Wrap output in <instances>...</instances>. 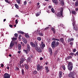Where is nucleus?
Instances as JSON below:
<instances>
[{
	"label": "nucleus",
	"instance_id": "26",
	"mask_svg": "<svg viewBox=\"0 0 78 78\" xmlns=\"http://www.w3.org/2000/svg\"><path fill=\"white\" fill-rule=\"evenodd\" d=\"M15 6L16 8H17V9H19V5H17L16 4H15Z\"/></svg>",
	"mask_w": 78,
	"mask_h": 78
},
{
	"label": "nucleus",
	"instance_id": "57",
	"mask_svg": "<svg viewBox=\"0 0 78 78\" xmlns=\"http://www.w3.org/2000/svg\"><path fill=\"white\" fill-rule=\"evenodd\" d=\"M76 51V49H74L73 50V52H75Z\"/></svg>",
	"mask_w": 78,
	"mask_h": 78
},
{
	"label": "nucleus",
	"instance_id": "19",
	"mask_svg": "<svg viewBox=\"0 0 78 78\" xmlns=\"http://www.w3.org/2000/svg\"><path fill=\"white\" fill-rule=\"evenodd\" d=\"M68 68L69 70L71 71L72 70L73 66H68Z\"/></svg>",
	"mask_w": 78,
	"mask_h": 78
},
{
	"label": "nucleus",
	"instance_id": "38",
	"mask_svg": "<svg viewBox=\"0 0 78 78\" xmlns=\"http://www.w3.org/2000/svg\"><path fill=\"white\" fill-rule=\"evenodd\" d=\"M62 67L64 70H65L66 69V67H65V66L64 65H63L62 66Z\"/></svg>",
	"mask_w": 78,
	"mask_h": 78
},
{
	"label": "nucleus",
	"instance_id": "41",
	"mask_svg": "<svg viewBox=\"0 0 78 78\" xmlns=\"http://www.w3.org/2000/svg\"><path fill=\"white\" fill-rule=\"evenodd\" d=\"M51 11L52 12H53V13H55V10H54V9L53 8H52L51 9Z\"/></svg>",
	"mask_w": 78,
	"mask_h": 78
},
{
	"label": "nucleus",
	"instance_id": "12",
	"mask_svg": "<svg viewBox=\"0 0 78 78\" xmlns=\"http://www.w3.org/2000/svg\"><path fill=\"white\" fill-rule=\"evenodd\" d=\"M52 2L55 5H58V1L57 0H52Z\"/></svg>",
	"mask_w": 78,
	"mask_h": 78
},
{
	"label": "nucleus",
	"instance_id": "25",
	"mask_svg": "<svg viewBox=\"0 0 78 78\" xmlns=\"http://www.w3.org/2000/svg\"><path fill=\"white\" fill-rule=\"evenodd\" d=\"M60 40L61 42H62V43H64V38H60Z\"/></svg>",
	"mask_w": 78,
	"mask_h": 78
},
{
	"label": "nucleus",
	"instance_id": "7",
	"mask_svg": "<svg viewBox=\"0 0 78 78\" xmlns=\"http://www.w3.org/2000/svg\"><path fill=\"white\" fill-rule=\"evenodd\" d=\"M4 78H10V75L8 73H5L4 75Z\"/></svg>",
	"mask_w": 78,
	"mask_h": 78
},
{
	"label": "nucleus",
	"instance_id": "32",
	"mask_svg": "<svg viewBox=\"0 0 78 78\" xmlns=\"http://www.w3.org/2000/svg\"><path fill=\"white\" fill-rule=\"evenodd\" d=\"M37 39L38 41H41V38L40 37H38L37 38Z\"/></svg>",
	"mask_w": 78,
	"mask_h": 78
},
{
	"label": "nucleus",
	"instance_id": "4",
	"mask_svg": "<svg viewBox=\"0 0 78 78\" xmlns=\"http://www.w3.org/2000/svg\"><path fill=\"white\" fill-rule=\"evenodd\" d=\"M35 49L39 53H41L42 52V50L40 48V47L37 46V44H36L35 47Z\"/></svg>",
	"mask_w": 78,
	"mask_h": 78
},
{
	"label": "nucleus",
	"instance_id": "43",
	"mask_svg": "<svg viewBox=\"0 0 78 78\" xmlns=\"http://www.w3.org/2000/svg\"><path fill=\"white\" fill-rule=\"evenodd\" d=\"M15 36L16 37H18V34H15Z\"/></svg>",
	"mask_w": 78,
	"mask_h": 78
},
{
	"label": "nucleus",
	"instance_id": "30",
	"mask_svg": "<svg viewBox=\"0 0 78 78\" xmlns=\"http://www.w3.org/2000/svg\"><path fill=\"white\" fill-rule=\"evenodd\" d=\"M75 5L76 6H77L78 5V0L75 3Z\"/></svg>",
	"mask_w": 78,
	"mask_h": 78
},
{
	"label": "nucleus",
	"instance_id": "16",
	"mask_svg": "<svg viewBox=\"0 0 78 78\" xmlns=\"http://www.w3.org/2000/svg\"><path fill=\"white\" fill-rule=\"evenodd\" d=\"M48 51L50 52V55L52 54V49L51 48H48Z\"/></svg>",
	"mask_w": 78,
	"mask_h": 78
},
{
	"label": "nucleus",
	"instance_id": "58",
	"mask_svg": "<svg viewBox=\"0 0 78 78\" xmlns=\"http://www.w3.org/2000/svg\"><path fill=\"white\" fill-rule=\"evenodd\" d=\"M40 60H43V58H42V57L40 58Z\"/></svg>",
	"mask_w": 78,
	"mask_h": 78
},
{
	"label": "nucleus",
	"instance_id": "29",
	"mask_svg": "<svg viewBox=\"0 0 78 78\" xmlns=\"http://www.w3.org/2000/svg\"><path fill=\"white\" fill-rule=\"evenodd\" d=\"M12 40L13 41H16L17 39V38H14V37H13V38H12Z\"/></svg>",
	"mask_w": 78,
	"mask_h": 78
},
{
	"label": "nucleus",
	"instance_id": "23",
	"mask_svg": "<svg viewBox=\"0 0 78 78\" xmlns=\"http://www.w3.org/2000/svg\"><path fill=\"white\" fill-rule=\"evenodd\" d=\"M38 32L40 36H44V34H43V33L42 32L40 33V31H38Z\"/></svg>",
	"mask_w": 78,
	"mask_h": 78
},
{
	"label": "nucleus",
	"instance_id": "48",
	"mask_svg": "<svg viewBox=\"0 0 78 78\" xmlns=\"http://www.w3.org/2000/svg\"><path fill=\"white\" fill-rule=\"evenodd\" d=\"M27 1H25L24 2V5H27Z\"/></svg>",
	"mask_w": 78,
	"mask_h": 78
},
{
	"label": "nucleus",
	"instance_id": "63",
	"mask_svg": "<svg viewBox=\"0 0 78 78\" xmlns=\"http://www.w3.org/2000/svg\"><path fill=\"white\" fill-rule=\"evenodd\" d=\"M1 67H3V64H1Z\"/></svg>",
	"mask_w": 78,
	"mask_h": 78
},
{
	"label": "nucleus",
	"instance_id": "56",
	"mask_svg": "<svg viewBox=\"0 0 78 78\" xmlns=\"http://www.w3.org/2000/svg\"><path fill=\"white\" fill-rule=\"evenodd\" d=\"M21 52V51H20V50L19 51H18V53H19V54H20Z\"/></svg>",
	"mask_w": 78,
	"mask_h": 78
},
{
	"label": "nucleus",
	"instance_id": "42",
	"mask_svg": "<svg viewBox=\"0 0 78 78\" xmlns=\"http://www.w3.org/2000/svg\"><path fill=\"white\" fill-rule=\"evenodd\" d=\"M21 44L22 45V46H23V47L25 45V44H24V43L22 42H21Z\"/></svg>",
	"mask_w": 78,
	"mask_h": 78
},
{
	"label": "nucleus",
	"instance_id": "35",
	"mask_svg": "<svg viewBox=\"0 0 78 78\" xmlns=\"http://www.w3.org/2000/svg\"><path fill=\"white\" fill-rule=\"evenodd\" d=\"M16 1L18 4H20V0H16Z\"/></svg>",
	"mask_w": 78,
	"mask_h": 78
},
{
	"label": "nucleus",
	"instance_id": "45",
	"mask_svg": "<svg viewBox=\"0 0 78 78\" xmlns=\"http://www.w3.org/2000/svg\"><path fill=\"white\" fill-rule=\"evenodd\" d=\"M48 28H49V27H47L44 30H47Z\"/></svg>",
	"mask_w": 78,
	"mask_h": 78
},
{
	"label": "nucleus",
	"instance_id": "59",
	"mask_svg": "<svg viewBox=\"0 0 78 78\" xmlns=\"http://www.w3.org/2000/svg\"><path fill=\"white\" fill-rule=\"evenodd\" d=\"M70 45H73V42H71L70 43Z\"/></svg>",
	"mask_w": 78,
	"mask_h": 78
},
{
	"label": "nucleus",
	"instance_id": "1",
	"mask_svg": "<svg viewBox=\"0 0 78 78\" xmlns=\"http://www.w3.org/2000/svg\"><path fill=\"white\" fill-rule=\"evenodd\" d=\"M59 43L58 41H54L53 42H52L51 43V46L52 48H54L55 47H56L59 45Z\"/></svg>",
	"mask_w": 78,
	"mask_h": 78
},
{
	"label": "nucleus",
	"instance_id": "44",
	"mask_svg": "<svg viewBox=\"0 0 78 78\" xmlns=\"http://www.w3.org/2000/svg\"><path fill=\"white\" fill-rule=\"evenodd\" d=\"M71 56H72V57L73 56V55H74V53H71L70 54Z\"/></svg>",
	"mask_w": 78,
	"mask_h": 78
},
{
	"label": "nucleus",
	"instance_id": "10",
	"mask_svg": "<svg viewBox=\"0 0 78 78\" xmlns=\"http://www.w3.org/2000/svg\"><path fill=\"white\" fill-rule=\"evenodd\" d=\"M25 61V59L24 58H21L20 59V64H22L24 61Z\"/></svg>",
	"mask_w": 78,
	"mask_h": 78
},
{
	"label": "nucleus",
	"instance_id": "24",
	"mask_svg": "<svg viewBox=\"0 0 78 78\" xmlns=\"http://www.w3.org/2000/svg\"><path fill=\"white\" fill-rule=\"evenodd\" d=\"M25 68L27 70H28V68H29V67L27 65V64H25Z\"/></svg>",
	"mask_w": 78,
	"mask_h": 78
},
{
	"label": "nucleus",
	"instance_id": "21",
	"mask_svg": "<svg viewBox=\"0 0 78 78\" xmlns=\"http://www.w3.org/2000/svg\"><path fill=\"white\" fill-rule=\"evenodd\" d=\"M45 68L47 73H48V72H49V70H48V66H46Z\"/></svg>",
	"mask_w": 78,
	"mask_h": 78
},
{
	"label": "nucleus",
	"instance_id": "13",
	"mask_svg": "<svg viewBox=\"0 0 78 78\" xmlns=\"http://www.w3.org/2000/svg\"><path fill=\"white\" fill-rule=\"evenodd\" d=\"M68 67H73V63L71 62H69L68 63Z\"/></svg>",
	"mask_w": 78,
	"mask_h": 78
},
{
	"label": "nucleus",
	"instance_id": "37",
	"mask_svg": "<svg viewBox=\"0 0 78 78\" xmlns=\"http://www.w3.org/2000/svg\"><path fill=\"white\" fill-rule=\"evenodd\" d=\"M29 57L30 58H33V55L31 54H30L29 55Z\"/></svg>",
	"mask_w": 78,
	"mask_h": 78
},
{
	"label": "nucleus",
	"instance_id": "60",
	"mask_svg": "<svg viewBox=\"0 0 78 78\" xmlns=\"http://www.w3.org/2000/svg\"><path fill=\"white\" fill-rule=\"evenodd\" d=\"M61 27H64V25H63V24L61 25Z\"/></svg>",
	"mask_w": 78,
	"mask_h": 78
},
{
	"label": "nucleus",
	"instance_id": "52",
	"mask_svg": "<svg viewBox=\"0 0 78 78\" xmlns=\"http://www.w3.org/2000/svg\"><path fill=\"white\" fill-rule=\"evenodd\" d=\"M55 41H59L60 40L59 39L55 38Z\"/></svg>",
	"mask_w": 78,
	"mask_h": 78
},
{
	"label": "nucleus",
	"instance_id": "22",
	"mask_svg": "<svg viewBox=\"0 0 78 78\" xmlns=\"http://www.w3.org/2000/svg\"><path fill=\"white\" fill-rule=\"evenodd\" d=\"M23 41L25 44H27V40H26V39L25 38L23 39Z\"/></svg>",
	"mask_w": 78,
	"mask_h": 78
},
{
	"label": "nucleus",
	"instance_id": "62",
	"mask_svg": "<svg viewBox=\"0 0 78 78\" xmlns=\"http://www.w3.org/2000/svg\"><path fill=\"white\" fill-rule=\"evenodd\" d=\"M55 54H57L58 53V51H56L55 52Z\"/></svg>",
	"mask_w": 78,
	"mask_h": 78
},
{
	"label": "nucleus",
	"instance_id": "46",
	"mask_svg": "<svg viewBox=\"0 0 78 78\" xmlns=\"http://www.w3.org/2000/svg\"><path fill=\"white\" fill-rule=\"evenodd\" d=\"M37 73V71H34L33 72V74H36Z\"/></svg>",
	"mask_w": 78,
	"mask_h": 78
},
{
	"label": "nucleus",
	"instance_id": "64",
	"mask_svg": "<svg viewBox=\"0 0 78 78\" xmlns=\"http://www.w3.org/2000/svg\"><path fill=\"white\" fill-rule=\"evenodd\" d=\"M76 11H78V8H77L76 9Z\"/></svg>",
	"mask_w": 78,
	"mask_h": 78
},
{
	"label": "nucleus",
	"instance_id": "47",
	"mask_svg": "<svg viewBox=\"0 0 78 78\" xmlns=\"http://www.w3.org/2000/svg\"><path fill=\"white\" fill-rule=\"evenodd\" d=\"M51 30H52V31H54L55 30V29H54V28H53V27H52V28H51Z\"/></svg>",
	"mask_w": 78,
	"mask_h": 78
},
{
	"label": "nucleus",
	"instance_id": "8",
	"mask_svg": "<svg viewBox=\"0 0 78 78\" xmlns=\"http://www.w3.org/2000/svg\"><path fill=\"white\" fill-rule=\"evenodd\" d=\"M45 47V44L44 43V42H41V44L40 45L41 48L42 49H43Z\"/></svg>",
	"mask_w": 78,
	"mask_h": 78
},
{
	"label": "nucleus",
	"instance_id": "50",
	"mask_svg": "<svg viewBox=\"0 0 78 78\" xmlns=\"http://www.w3.org/2000/svg\"><path fill=\"white\" fill-rule=\"evenodd\" d=\"M40 14L39 13H37L36 14V16H37H37H39Z\"/></svg>",
	"mask_w": 78,
	"mask_h": 78
},
{
	"label": "nucleus",
	"instance_id": "34",
	"mask_svg": "<svg viewBox=\"0 0 78 78\" xmlns=\"http://www.w3.org/2000/svg\"><path fill=\"white\" fill-rule=\"evenodd\" d=\"M18 32H19V33H20V34H24V32L22 31H18Z\"/></svg>",
	"mask_w": 78,
	"mask_h": 78
},
{
	"label": "nucleus",
	"instance_id": "17",
	"mask_svg": "<svg viewBox=\"0 0 78 78\" xmlns=\"http://www.w3.org/2000/svg\"><path fill=\"white\" fill-rule=\"evenodd\" d=\"M74 41V39L73 38H69L68 40V41L69 42L71 41Z\"/></svg>",
	"mask_w": 78,
	"mask_h": 78
},
{
	"label": "nucleus",
	"instance_id": "53",
	"mask_svg": "<svg viewBox=\"0 0 78 78\" xmlns=\"http://www.w3.org/2000/svg\"><path fill=\"white\" fill-rule=\"evenodd\" d=\"M9 26L10 27H11V28H12V27H13V26H12V25H9Z\"/></svg>",
	"mask_w": 78,
	"mask_h": 78
},
{
	"label": "nucleus",
	"instance_id": "49",
	"mask_svg": "<svg viewBox=\"0 0 78 78\" xmlns=\"http://www.w3.org/2000/svg\"><path fill=\"white\" fill-rule=\"evenodd\" d=\"M15 22H16V24L18 23V21L17 20H16L15 21Z\"/></svg>",
	"mask_w": 78,
	"mask_h": 78
},
{
	"label": "nucleus",
	"instance_id": "55",
	"mask_svg": "<svg viewBox=\"0 0 78 78\" xmlns=\"http://www.w3.org/2000/svg\"><path fill=\"white\" fill-rule=\"evenodd\" d=\"M16 70H19V68H18V67H16Z\"/></svg>",
	"mask_w": 78,
	"mask_h": 78
},
{
	"label": "nucleus",
	"instance_id": "27",
	"mask_svg": "<svg viewBox=\"0 0 78 78\" xmlns=\"http://www.w3.org/2000/svg\"><path fill=\"white\" fill-rule=\"evenodd\" d=\"M21 72L22 75H24L25 72H24V69H22Z\"/></svg>",
	"mask_w": 78,
	"mask_h": 78
},
{
	"label": "nucleus",
	"instance_id": "5",
	"mask_svg": "<svg viewBox=\"0 0 78 78\" xmlns=\"http://www.w3.org/2000/svg\"><path fill=\"white\" fill-rule=\"evenodd\" d=\"M37 71H41L43 69L42 66H40L39 64H38L37 66Z\"/></svg>",
	"mask_w": 78,
	"mask_h": 78
},
{
	"label": "nucleus",
	"instance_id": "3",
	"mask_svg": "<svg viewBox=\"0 0 78 78\" xmlns=\"http://www.w3.org/2000/svg\"><path fill=\"white\" fill-rule=\"evenodd\" d=\"M61 10L59 12L57 13L56 14L57 16L60 17H63V15H62V12H63V8H61L60 9Z\"/></svg>",
	"mask_w": 78,
	"mask_h": 78
},
{
	"label": "nucleus",
	"instance_id": "61",
	"mask_svg": "<svg viewBox=\"0 0 78 78\" xmlns=\"http://www.w3.org/2000/svg\"><path fill=\"white\" fill-rule=\"evenodd\" d=\"M40 4V3H39L38 2V3H37V5L39 6V5Z\"/></svg>",
	"mask_w": 78,
	"mask_h": 78
},
{
	"label": "nucleus",
	"instance_id": "6",
	"mask_svg": "<svg viewBox=\"0 0 78 78\" xmlns=\"http://www.w3.org/2000/svg\"><path fill=\"white\" fill-rule=\"evenodd\" d=\"M75 75V73L74 72H72L69 73V76L70 78H72V76H73Z\"/></svg>",
	"mask_w": 78,
	"mask_h": 78
},
{
	"label": "nucleus",
	"instance_id": "33",
	"mask_svg": "<svg viewBox=\"0 0 78 78\" xmlns=\"http://www.w3.org/2000/svg\"><path fill=\"white\" fill-rule=\"evenodd\" d=\"M72 58V56H69L67 57V59H70L71 58Z\"/></svg>",
	"mask_w": 78,
	"mask_h": 78
},
{
	"label": "nucleus",
	"instance_id": "15",
	"mask_svg": "<svg viewBox=\"0 0 78 78\" xmlns=\"http://www.w3.org/2000/svg\"><path fill=\"white\" fill-rule=\"evenodd\" d=\"M60 2H60V5H62V6H63L64 5V2H63V0H59Z\"/></svg>",
	"mask_w": 78,
	"mask_h": 78
},
{
	"label": "nucleus",
	"instance_id": "2",
	"mask_svg": "<svg viewBox=\"0 0 78 78\" xmlns=\"http://www.w3.org/2000/svg\"><path fill=\"white\" fill-rule=\"evenodd\" d=\"M72 19L71 20L73 22L72 24L73 27V30H75V31H77L78 30L77 29V26H76L75 25V19L74 17H73Z\"/></svg>",
	"mask_w": 78,
	"mask_h": 78
},
{
	"label": "nucleus",
	"instance_id": "54",
	"mask_svg": "<svg viewBox=\"0 0 78 78\" xmlns=\"http://www.w3.org/2000/svg\"><path fill=\"white\" fill-rule=\"evenodd\" d=\"M19 67H22V66L21 64H20L18 65Z\"/></svg>",
	"mask_w": 78,
	"mask_h": 78
},
{
	"label": "nucleus",
	"instance_id": "28",
	"mask_svg": "<svg viewBox=\"0 0 78 78\" xmlns=\"http://www.w3.org/2000/svg\"><path fill=\"white\" fill-rule=\"evenodd\" d=\"M25 36L26 37H27V38H29L30 37H29V35L28 34H25Z\"/></svg>",
	"mask_w": 78,
	"mask_h": 78
},
{
	"label": "nucleus",
	"instance_id": "31",
	"mask_svg": "<svg viewBox=\"0 0 78 78\" xmlns=\"http://www.w3.org/2000/svg\"><path fill=\"white\" fill-rule=\"evenodd\" d=\"M72 14H73L75 15L76 14V12L75 11L73 10L72 12Z\"/></svg>",
	"mask_w": 78,
	"mask_h": 78
},
{
	"label": "nucleus",
	"instance_id": "18",
	"mask_svg": "<svg viewBox=\"0 0 78 78\" xmlns=\"http://www.w3.org/2000/svg\"><path fill=\"white\" fill-rule=\"evenodd\" d=\"M18 49L19 50H21V48H22V46H21V44H19L18 45Z\"/></svg>",
	"mask_w": 78,
	"mask_h": 78
},
{
	"label": "nucleus",
	"instance_id": "39",
	"mask_svg": "<svg viewBox=\"0 0 78 78\" xmlns=\"http://www.w3.org/2000/svg\"><path fill=\"white\" fill-rule=\"evenodd\" d=\"M9 0H5V2L6 3H8L9 4H10V2L8 1Z\"/></svg>",
	"mask_w": 78,
	"mask_h": 78
},
{
	"label": "nucleus",
	"instance_id": "40",
	"mask_svg": "<svg viewBox=\"0 0 78 78\" xmlns=\"http://www.w3.org/2000/svg\"><path fill=\"white\" fill-rule=\"evenodd\" d=\"M27 61L28 62H30L31 61V58H27Z\"/></svg>",
	"mask_w": 78,
	"mask_h": 78
},
{
	"label": "nucleus",
	"instance_id": "20",
	"mask_svg": "<svg viewBox=\"0 0 78 78\" xmlns=\"http://www.w3.org/2000/svg\"><path fill=\"white\" fill-rule=\"evenodd\" d=\"M62 72L60 71L59 72V76L60 78H61V77H62Z\"/></svg>",
	"mask_w": 78,
	"mask_h": 78
},
{
	"label": "nucleus",
	"instance_id": "36",
	"mask_svg": "<svg viewBox=\"0 0 78 78\" xmlns=\"http://www.w3.org/2000/svg\"><path fill=\"white\" fill-rule=\"evenodd\" d=\"M23 51L24 52V53H25L27 55L28 54V51H27V50H23Z\"/></svg>",
	"mask_w": 78,
	"mask_h": 78
},
{
	"label": "nucleus",
	"instance_id": "14",
	"mask_svg": "<svg viewBox=\"0 0 78 78\" xmlns=\"http://www.w3.org/2000/svg\"><path fill=\"white\" fill-rule=\"evenodd\" d=\"M30 44L32 47H36V44H34V43H33V42H30Z\"/></svg>",
	"mask_w": 78,
	"mask_h": 78
},
{
	"label": "nucleus",
	"instance_id": "9",
	"mask_svg": "<svg viewBox=\"0 0 78 78\" xmlns=\"http://www.w3.org/2000/svg\"><path fill=\"white\" fill-rule=\"evenodd\" d=\"M31 49V48L30 46V45L28 44H27V51L29 52L30 51V50Z\"/></svg>",
	"mask_w": 78,
	"mask_h": 78
},
{
	"label": "nucleus",
	"instance_id": "51",
	"mask_svg": "<svg viewBox=\"0 0 78 78\" xmlns=\"http://www.w3.org/2000/svg\"><path fill=\"white\" fill-rule=\"evenodd\" d=\"M46 12H48V13H49V14L50 13V11L48 10H46Z\"/></svg>",
	"mask_w": 78,
	"mask_h": 78
},
{
	"label": "nucleus",
	"instance_id": "11",
	"mask_svg": "<svg viewBox=\"0 0 78 78\" xmlns=\"http://www.w3.org/2000/svg\"><path fill=\"white\" fill-rule=\"evenodd\" d=\"M12 41H11V43H10V44L9 45L10 48L11 49H12V48L13 47L14 44V43L12 42Z\"/></svg>",
	"mask_w": 78,
	"mask_h": 78
}]
</instances>
